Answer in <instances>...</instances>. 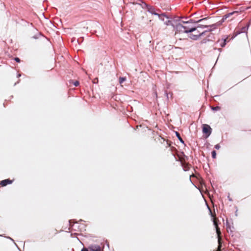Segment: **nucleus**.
<instances>
[{
    "label": "nucleus",
    "instance_id": "1",
    "mask_svg": "<svg viewBox=\"0 0 251 251\" xmlns=\"http://www.w3.org/2000/svg\"><path fill=\"white\" fill-rule=\"evenodd\" d=\"M184 25L179 23L176 25L177 30L185 33H192L193 31H196L197 28L190 26V23L189 22H183Z\"/></svg>",
    "mask_w": 251,
    "mask_h": 251
},
{
    "label": "nucleus",
    "instance_id": "2",
    "mask_svg": "<svg viewBox=\"0 0 251 251\" xmlns=\"http://www.w3.org/2000/svg\"><path fill=\"white\" fill-rule=\"evenodd\" d=\"M210 25H199L197 27H195V28H197V30L196 31H193V32L190 33V34L189 35V37L193 40H197L200 36L204 34L205 32L206 31H201V30H198V29L203 28L204 27H208Z\"/></svg>",
    "mask_w": 251,
    "mask_h": 251
},
{
    "label": "nucleus",
    "instance_id": "3",
    "mask_svg": "<svg viewBox=\"0 0 251 251\" xmlns=\"http://www.w3.org/2000/svg\"><path fill=\"white\" fill-rule=\"evenodd\" d=\"M214 224L215 226V228L216 229V232H217V234L218 235V244H219L218 247V249L216 251H221V247H222V242H221L222 238H221V232L220 231V229L218 226L217 223L216 222V221L215 220L214 221Z\"/></svg>",
    "mask_w": 251,
    "mask_h": 251
},
{
    "label": "nucleus",
    "instance_id": "4",
    "mask_svg": "<svg viewBox=\"0 0 251 251\" xmlns=\"http://www.w3.org/2000/svg\"><path fill=\"white\" fill-rule=\"evenodd\" d=\"M239 12L238 11H233L228 13L223 16L222 19V22H224L226 20H228V21H231L234 18H235V16H237Z\"/></svg>",
    "mask_w": 251,
    "mask_h": 251
},
{
    "label": "nucleus",
    "instance_id": "5",
    "mask_svg": "<svg viewBox=\"0 0 251 251\" xmlns=\"http://www.w3.org/2000/svg\"><path fill=\"white\" fill-rule=\"evenodd\" d=\"M211 131L212 129L209 125L206 124L202 125V132L206 135L207 137L210 135Z\"/></svg>",
    "mask_w": 251,
    "mask_h": 251
},
{
    "label": "nucleus",
    "instance_id": "6",
    "mask_svg": "<svg viewBox=\"0 0 251 251\" xmlns=\"http://www.w3.org/2000/svg\"><path fill=\"white\" fill-rule=\"evenodd\" d=\"M144 6H146L148 11H149L150 13H151L152 14L158 15V16H159V15L158 14L155 12L154 8L152 6L148 5L146 3H144V6H143V7H144Z\"/></svg>",
    "mask_w": 251,
    "mask_h": 251
},
{
    "label": "nucleus",
    "instance_id": "7",
    "mask_svg": "<svg viewBox=\"0 0 251 251\" xmlns=\"http://www.w3.org/2000/svg\"><path fill=\"white\" fill-rule=\"evenodd\" d=\"M12 182V180H10V179H6L1 181L0 182V185H1V186L4 187L8 184H11Z\"/></svg>",
    "mask_w": 251,
    "mask_h": 251
},
{
    "label": "nucleus",
    "instance_id": "8",
    "mask_svg": "<svg viewBox=\"0 0 251 251\" xmlns=\"http://www.w3.org/2000/svg\"><path fill=\"white\" fill-rule=\"evenodd\" d=\"M181 166L183 167V169L184 171H188L191 167V165L188 163H187L186 162L184 164H182Z\"/></svg>",
    "mask_w": 251,
    "mask_h": 251
},
{
    "label": "nucleus",
    "instance_id": "9",
    "mask_svg": "<svg viewBox=\"0 0 251 251\" xmlns=\"http://www.w3.org/2000/svg\"><path fill=\"white\" fill-rule=\"evenodd\" d=\"M177 156L178 157V161L180 162L181 165L186 162L185 156L184 155L182 156L180 154H178Z\"/></svg>",
    "mask_w": 251,
    "mask_h": 251
},
{
    "label": "nucleus",
    "instance_id": "10",
    "mask_svg": "<svg viewBox=\"0 0 251 251\" xmlns=\"http://www.w3.org/2000/svg\"><path fill=\"white\" fill-rule=\"evenodd\" d=\"M163 143L162 144H164V146L166 148H169L171 146V143L168 140H165V139H163Z\"/></svg>",
    "mask_w": 251,
    "mask_h": 251
},
{
    "label": "nucleus",
    "instance_id": "11",
    "mask_svg": "<svg viewBox=\"0 0 251 251\" xmlns=\"http://www.w3.org/2000/svg\"><path fill=\"white\" fill-rule=\"evenodd\" d=\"M92 251H101V248L100 246H95L91 248Z\"/></svg>",
    "mask_w": 251,
    "mask_h": 251
},
{
    "label": "nucleus",
    "instance_id": "12",
    "mask_svg": "<svg viewBox=\"0 0 251 251\" xmlns=\"http://www.w3.org/2000/svg\"><path fill=\"white\" fill-rule=\"evenodd\" d=\"M126 79V77H120L119 78V83L120 84H122L125 81Z\"/></svg>",
    "mask_w": 251,
    "mask_h": 251
},
{
    "label": "nucleus",
    "instance_id": "13",
    "mask_svg": "<svg viewBox=\"0 0 251 251\" xmlns=\"http://www.w3.org/2000/svg\"><path fill=\"white\" fill-rule=\"evenodd\" d=\"M176 136L177 137L178 139H179V140L182 143H184V141L183 140H182V138L181 137L179 133L177 132H176Z\"/></svg>",
    "mask_w": 251,
    "mask_h": 251
},
{
    "label": "nucleus",
    "instance_id": "14",
    "mask_svg": "<svg viewBox=\"0 0 251 251\" xmlns=\"http://www.w3.org/2000/svg\"><path fill=\"white\" fill-rule=\"evenodd\" d=\"M217 42L218 43H220V44L221 47H222V48L226 46V43H225V41H222V40L220 41V40H219Z\"/></svg>",
    "mask_w": 251,
    "mask_h": 251
},
{
    "label": "nucleus",
    "instance_id": "15",
    "mask_svg": "<svg viewBox=\"0 0 251 251\" xmlns=\"http://www.w3.org/2000/svg\"><path fill=\"white\" fill-rule=\"evenodd\" d=\"M212 157L213 158L215 159L216 157V152L215 151H212Z\"/></svg>",
    "mask_w": 251,
    "mask_h": 251
},
{
    "label": "nucleus",
    "instance_id": "16",
    "mask_svg": "<svg viewBox=\"0 0 251 251\" xmlns=\"http://www.w3.org/2000/svg\"><path fill=\"white\" fill-rule=\"evenodd\" d=\"M72 83L74 84V85L75 86H78L79 84V82L78 81H75V82H72Z\"/></svg>",
    "mask_w": 251,
    "mask_h": 251
},
{
    "label": "nucleus",
    "instance_id": "17",
    "mask_svg": "<svg viewBox=\"0 0 251 251\" xmlns=\"http://www.w3.org/2000/svg\"><path fill=\"white\" fill-rule=\"evenodd\" d=\"M212 109L213 110H219L220 109V107H219V106H216V107H213L212 108Z\"/></svg>",
    "mask_w": 251,
    "mask_h": 251
},
{
    "label": "nucleus",
    "instance_id": "18",
    "mask_svg": "<svg viewBox=\"0 0 251 251\" xmlns=\"http://www.w3.org/2000/svg\"><path fill=\"white\" fill-rule=\"evenodd\" d=\"M221 148V146H220L219 144H217L215 146V148L216 149V150H219Z\"/></svg>",
    "mask_w": 251,
    "mask_h": 251
},
{
    "label": "nucleus",
    "instance_id": "19",
    "mask_svg": "<svg viewBox=\"0 0 251 251\" xmlns=\"http://www.w3.org/2000/svg\"><path fill=\"white\" fill-rule=\"evenodd\" d=\"M15 60L17 62H20V59L18 57H16L15 58Z\"/></svg>",
    "mask_w": 251,
    "mask_h": 251
},
{
    "label": "nucleus",
    "instance_id": "20",
    "mask_svg": "<svg viewBox=\"0 0 251 251\" xmlns=\"http://www.w3.org/2000/svg\"><path fill=\"white\" fill-rule=\"evenodd\" d=\"M206 18H204V19H202L199 20V21H197L196 23L201 22L202 21L206 20Z\"/></svg>",
    "mask_w": 251,
    "mask_h": 251
},
{
    "label": "nucleus",
    "instance_id": "21",
    "mask_svg": "<svg viewBox=\"0 0 251 251\" xmlns=\"http://www.w3.org/2000/svg\"><path fill=\"white\" fill-rule=\"evenodd\" d=\"M227 39H228V38L227 37V38H225L224 39L222 40V41H225V43L226 44Z\"/></svg>",
    "mask_w": 251,
    "mask_h": 251
},
{
    "label": "nucleus",
    "instance_id": "22",
    "mask_svg": "<svg viewBox=\"0 0 251 251\" xmlns=\"http://www.w3.org/2000/svg\"><path fill=\"white\" fill-rule=\"evenodd\" d=\"M81 251H88V249L87 248H83L82 250H81Z\"/></svg>",
    "mask_w": 251,
    "mask_h": 251
},
{
    "label": "nucleus",
    "instance_id": "23",
    "mask_svg": "<svg viewBox=\"0 0 251 251\" xmlns=\"http://www.w3.org/2000/svg\"><path fill=\"white\" fill-rule=\"evenodd\" d=\"M201 43H205V42H204V40H202V41H201Z\"/></svg>",
    "mask_w": 251,
    "mask_h": 251
},
{
    "label": "nucleus",
    "instance_id": "24",
    "mask_svg": "<svg viewBox=\"0 0 251 251\" xmlns=\"http://www.w3.org/2000/svg\"><path fill=\"white\" fill-rule=\"evenodd\" d=\"M169 150L171 151V150H172V149H171V148H170V149H169Z\"/></svg>",
    "mask_w": 251,
    "mask_h": 251
}]
</instances>
